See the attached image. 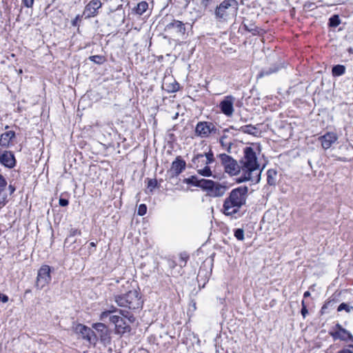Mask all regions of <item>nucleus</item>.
Here are the masks:
<instances>
[{
	"label": "nucleus",
	"mask_w": 353,
	"mask_h": 353,
	"mask_svg": "<svg viewBox=\"0 0 353 353\" xmlns=\"http://www.w3.org/2000/svg\"><path fill=\"white\" fill-rule=\"evenodd\" d=\"M319 139L323 148L327 150L337 141L338 137L334 132H327L323 136L320 137Z\"/></svg>",
	"instance_id": "4468645a"
},
{
	"label": "nucleus",
	"mask_w": 353,
	"mask_h": 353,
	"mask_svg": "<svg viewBox=\"0 0 353 353\" xmlns=\"http://www.w3.org/2000/svg\"><path fill=\"white\" fill-rule=\"evenodd\" d=\"M74 330L76 334L81 335L83 339L90 341L91 336L93 335V331L82 324H77L74 326Z\"/></svg>",
	"instance_id": "f3484780"
},
{
	"label": "nucleus",
	"mask_w": 353,
	"mask_h": 353,
	"mask_svg": "<svg viewBox=\"0 0 353 353\" xmlns=\"http://www.w3.org/2000/svg\"><path fill=\"white\" fill-rule=\"evenodd\" d=\"M185 161L181 157H178L172 162L170 172L172 176H177L185 169Z\"/></svg>",
	"instance_id": "2eb2a0df"
},
{
	"label": "nucleus",
	"mask_w": 353,
	"mask_h": 353,
	"mask_svg": "<svg viewBox=\"0 0 353 353\" xmlns=\"http://www.w3.org/2000/svg\"><path fill=\"white\" fill-rule=\"evenodd\" d=\"M146 212H147V207H146V205L145 204H141L139 206L137 214L139 216H143V215H144L146 213Z\"/></svg>",
	"instance_id": "7c9ffc66"
},
{
	"label": "nucleus",
	"mask_w": 353,
	"mask_h": 353,
	"mask_svg": "<svg viewBox=\"0 0 353 353\" xmlns=\"http://www.w3.org/2000/svg\"><path fill=\"white\" fill-rule=\"evenodd\" d=\"M211 1H212V0H201V3L203 6L206 8L207 6H208L210 5Z\"/></svg>",
	"instance_id": "e433bc0d"
},
{
	"label": "nucleus",
	"mask_w": 353,
	"mask_h": 353,
	"mask_svg": "<svg viewBox=\"0 0 353 353\" xmlns=\"http://www.w3.org/2000/svg\"><path fill=\"white\" fill-rule=\"evenodd\" d=\"M8 189L10 190V194H12L15 190V188L11 185H9Z\"/></svg>",
	"instance_id": "79ce46f5"
},
{
	"label": "nucleus",
	"mask_w": 353,
	"mask_h": 353,
	"mask_svg": "<svg viewBox=\"0 0 353 353\" xmlns=\"http://www.w3.org/2000/svg\"><path fill=\"white\" fill-rule=\"evenodd\" d=\"M51 269L49 265H42L38 271L36 287L42 289L47 285L51 281Z\"/></svg>",
	"instance_id": "0eeeda50"
},
{
	"label": "nucleus",
	"mask_w": 353,
	"mask_h": 353,
	"mask_svg": "<svg viewBox=\"0 0 353 353\" xmlns=\"http://www.w3.org/2000/svg\"><path fill=\"white\" fill-rule=\"evenodd\" d=\"M244 156L240 163L241 165V177L239 182L251 181L254 183H259L261 179V170L256 154L251 147L244 149Z\"/></svg>",
	"instance_id": "f257e3e1"
},
{
	"label": "nucleus",
	"mask_w": 353,
	"mask_h": 353,
	"mask_svg": "<svg viewBox=\"0 0 353 353\" xmlns=\"http://www.w3.org/2000/svg\"><path fill=\"white\" fill-rule=\"evenodd\" d=\"M71 234L72 235H76V234H80V232L78 231L77 230H74L71 232Z\"/></svg>",
	"instance_id": "37998d69"
},
{
	"label": "nucleus",
	"mask_w": 353,
	"mask_h": 353,
	"mask_svg": "<svg viewBox=\"0 0 353 353\" xmlns=\"http://www.w3.org/2000/svg\"><path fill=\"white\" fill-rule=\"evenodd\" d=\"M148 5L145 1H141L139 3H138L137 7L136 8V12L138 14L141 15L144 12L146 11V10L148 9Z\"/></svg>",
	"instance_id": "b1692460"
},
{
	"label": "nucleus",
	"mask_w": 353,
	"mask_h": 353,
	"mask_svg": "<svg viewBox=\"0 0 353 353\" xmlns=\"http://www.w3.org/2000/svg\"><path fill=\"white\" fill-rule=\"evenodd\" d=\"M198 173L203 176H211L212 175V172L210 168L206 165L205 168L202 169L198 170Z\"/></svg>",
	"instance_id": "a878e982"
},
{
	"label": "nucleus",
	"mask_w": 353,
	"mask_h": 353,
	"mask_svg": "<svg viewBox=\"0 0 353 353\" xmlns=\"http://www.w3.org/2000/svg\"><path fill=\"white\" fill-rule=\"evenodd\" d=\"M110 310H114V312H115L116 311V307H114V306H112Z\"/></svg>",
	"instance_id": "603ef678"
},
{
	"label": "nucleus",
	"mask_w": 353,
	"mask_h": 353,
	"mask_svg": "<svg viewBox=\"0 0 353 353\" xmlns=\"http://www.w3.org/2000/svg\"><path fill=\"white\" fill-rule=\"evenodd\" d=\"M14 136L15 133L13 131H8L3 133L0 137V145L3 147H8L10 142Z\"/></svg>",
	"instance_id": "aec40b11"
},
{
	"label": "nucleus",
	"mask_w": 353,
	"mask_h": 353,
	"mask_svg": "<svg viewBox=\"0 0 353 353\" xmlns=\"http://www.w3.org/2000/svg\"><path fill=\"white\" fill-rule=\"evenodd\" d=\"M178 116H179V112H176V113H174V114L172 116V118L173 119H177Z\"/></svg>",
	"instance_id": "49530a36"
},
{
	"label": "nucleus",
	"mask_w": 353,
	"mask_h": 353,
	"mask_svg": "<svg viewBox=\"0 0 353 353\" xmlns=\"http://www.w3.org/2000/svg\"><path fill=\"white\" fill-rule=\"evenodd\" d=\"M0 301L6 303L8 301V296L6 294L0 293Z\"/></svg>",
	"instance_id": "f704fd0d"
},
{
	"label": "nucleus",
	"mask_w": 353,
	"mask_h": 353,
	"mask_svg": "<svg viewBox=\"0 0 353 353\" xmlns=\"http://www.w3.org/2000/svg\"><path fill=\"white\" fill-rule=\"evenodd\" d=\"M114 312V310H108L101 313L100 314V320L103 321L106 319L111 313Z\"/></svg>",
	"instance_id": "2f4dec72"
},
{
	"label": "nucleus",
	"mask_w": 353,
	"mask_h": 353,
	"mask_svg": "<svg viewBox=\"0 0 353 353\" xmlns=\"http://www.w3.org/2000/svg\"><path fill=\"white\" fill-rule=\"evenodd\" d=\"M22 1L26 8H32L34 3V0H22Z\"/></svg>",
	"instance_id": "72a5a7b5"
},
{
	"label": "nucleus",
	"mask_w": 353,
	"mask_h": 353,
	"mask_svg": "<svg viewBox=\"0 0 353 353\" xmlns=\"http://www.w3.org/2000/svg\"><path fill=\"white\" fill-rule=\"evenodd\" d=\"M241 130L244 133H248L250 134H256V128L251 125H245L241 127Z\"/></svg>",
	"instance_id": "393cba45"
},
{
	"label": "nucleus",
	"mask_w": 353,
	"mask_h": 353,
	"mask_svg": "<svg viewBox=\"0 0 353 353\" xmlns=\"http://www.w3.org/2000/svg\"><path fill=\"white\" fill-rule=\"evenodd\" d=\"M214 124L209 122H199L195 129V133L201 137H207L215 130Z\"/></svg>",
	"instance_id": "6e6552de"
},
{
	"label": "nucleus",
	"mask_w": 353,
	"mask_h": 353,
	"mask_svg": "<svg viewBox=\"0 0 353 353\" xmlns=\"http://www.w3.org/2000/svg\"><path fill=\"white\" fill-rule=\"evenodd\" d=\"M345 72V68L342 65H336L332 68V74L334 76H341Z\"/></svg>",
	"instance_id": "5701e85b"
},
{
	"label": "nucleus",
	"mask_w": 353,
	"mask_h": 353,
	"mask_svg": "<svg viewBox=\"0 0 353 353\" xmlns=\"http://www.w3.org/2000/svg\"><path fill=\"white\" fill-rule=\"evenodd\" d=\"M268 183L270 185H275L277 181V172L275 170L270 169L267 172Z\"/></svg>",
	"instance_id": "4be33fe9"
},
{
	"label": "nucleus",
	"mask_w": 353,
	"mask_h": 353,
	"mask_svg": "<svg viewBox=\"0 0 353 353\" xmlns=\"http://www.w3.org/2000/svg\"><path fill=\"white\" fill-rule=\"evenodd\" d=\"M7 182L4 177L0 174V203H4L8 197V193L6 190Z\"/></svg>",
	"instance_id": "6ab92c4d"
},
{
	"label": "nucleus",
	"mask_w": 353,
	"mask_h": 353,
	"mask_svg": "<svg viewBox=\"0 0 353 353\" xmlns=\"http://www.w3.org/2000/svg\"><path fill=\"white\" fill-rule=\"evenodd\" d=\"M234 97L231 95L227 96L220 103V108L222 112L226 116L230 117L234 112Z\"/></svg>",
	"instance_id": "9d476101"
},
{
	"label": "nucleus",
	"mask_w": 353,
	"mask_h": 353,
	"mask_svg": "<svg viewBox=\"0 0 353 353\" xmlns=\"http://www.w3.org/2000/svg\"><path fill=\"white\" fill-rule=\"evenodd\" d=\"M352 309H353L352 306H351L348 304H346L345 303H342L338 307L337 310L339 312L342 311V310H345L347 312H350L352 310Z\"/></svg>",
	"instance_id": "cd10ccee"
},
{
	"label": "nucleus",
	"mask_w": 353,
	"mask_h": 353,
	"mask_svg": "<svg viewBox=\"0 0 353 353\" xmlns=\"http://www.w3.org/2000/svg\"><path fill=\"white\" fill-rule=\"evenodd\" d=\"M206 180L207 179H199L196 176H192L190 178L185 179L184 182L187 184H191L194 186L199 187L203 190Z\"/></svg>",
	"instance_id": "412c9836"
},
{
	"label": "nucleus",
	"mask_w": 353,
	"mask_h": 353,
	"mask_svg": "<svg viewBox=\"0 0 353 353\" xmlns=\"http://www.w3.org/2000/svg\"><path fill=\"white\" fill-rule=\"evenodd\" d=\"M102 6L101 2L99 0H92L90 3L85 6L83 14L86 17H92L97 14V10L100 8Z\"/></svg>",
	"instance_id": "ddd939ff"
},
{
	"label": "nucleus",
	"mask_w": 353,
	"mask_h": 353,
	"mask_svg": "<svg viewBox=\"0 0 353 353\" xmlns=\"http://www.w3.org/2000/svg\"><path fill=\"white\" fill-rule=\"evenodd\" d=\"M92 61L97 63V64H101L105 61V58L103 56L101 55H94L91 56L89 58Z\"/></svg>",
	"instance_id": "bb28decb"
},
{
	"label": "nucleus",
	"mask_w": 353,
	"mask_h": 353,
	"mask_svg": "<svg viewBox=\"0 0 353 353\" xmlns=\"http://www.w3.org/2000/svg\"><path fill=\"white\" fill-rule=\"evenodd\" d=\"M204 157L203 154H199L196 156V159H199V158H203Z\"/></svg>",
	"instance_id": "09e8293b"
},
{
	"label": "nucleus",
	"mask_w": 353,
	"mask_h": 353,
	"mask_svg": "<svg viewBox=\"0 0 353 353\" xmlns=\"http://www.w3.org/2000/svg\"><path fill=\"white\" fill-rule=\"evenodd\" d=\"M181 259H182V260H183L184 261H186V258H187V257H186V256H185V257H183V256L181 255Z\"/></svg>",
	"instance_id": "3c124183"
},
{
	"label": "nucleus",
	"mask_w": 353,
	"mask_h": 353,
	"mask_svg": "<svg viewBox=\"0 0 353 353\" xmlns=\"http://www.w3.org/2000/svg\"><path fill=\"white\" fill-rule=\"evenodd\" d=\"M276 72V70H272V71H270V72H268V71H267V72H261L259 74V77H263V76H265V75H268V74H270V73H272V72Z\"/></svg>",
	"instance_id": "4c0bfd02"
},
{
	"label": "nucleus",
	"mask_w": 353,
	"mask_h": 353,
	"mask_svg": "<svg viewBox=\"0 0 353 353\" xmlns=\"http://www.w3.org/2000/svg\"><path fill=\"white\" fill-rule=\"evenodd\" d=\"M235 237L240 241L244 239V231L243 229H237L234 232Z\"/></svg>",
	"instance_id": "c756f323"
},
{
	"label": "nucleus",
	"mask_w": 353,
	"mask_h": 353,
	"mask_svg": "<svg viewBox=\"0 0 353 353\" xmlns=\"http://www.w3.org/2000/svg\"><path fill=\"white\" fill-rule=\"evenodd\" d=\"M156 185V181L150 180L148 182V186L154 188Z\"/></svg>",
	"instance_id": "ea45409f"
},
{
	"label": "nucleus",
	"mask_w": 353,
	"mask_h": 353,
	"mask_svg": "<svg viewBox=\"0 0 353 353\" xmlns=\"http://www.w3.org/2000/svg\"><path fill=\"white\" fill-rule=\"evenodd\" d=\"M310 295V293L309 292H307V291L304 293V296L305 297L309 296Z\"/></svg>",
	"instance_id": "de8ad7c7"
},
{
	"label": "nucleus",
	"mask_w": 353,
	"mask_h": 353,
	"mask_svg": "<svg viewBox=\"0 0 353 353\" xmlns=\"http://www.w3.org/2000/svg\"><path fill=\"white\" fill-rule=\"evenodd\" d=\"M221 159L227 173L232 176L241 174V165L240 166L234 159L225 154H221Z\"/></svg>",
	"instance_id": "423d86ee"
},
{
	"label": "nucleus",
	"mask_w": 353,
	"mask_h": 353,
	"mask_svg": "<svg viewBox=\"0 0 353 353\" xmlns=\"http://www.w3.org/2000/svg\"><path fill=\"white\" fill-rule=\"evenodd\" d=\"M331 335L334 339H341L343 341H353L352 335L345 329L343 328L339 324L336 325V330L332 332Z\"/></svg>",
	"instance_id": "9b49d317"
},
{
	"label": "nucleus",
	"mask_w": 353,
	"mask_h": 353,
	"mask_svg": "<svg viewBox=\"0 0 353 353\" xmlns=\"http://www.w3.org/2000/svg\"><path fill=\"white\" fill-rule=\"evenodd\" d=\"M248 190L246 186H241L232 190L224 201L223 212L227 216L237 213L241 207L246 202Z\"/></svg>",
	"instance_id": "f03ea898"
},
{
	"label": "nucleus",
	"mask_w": 353,
	"mask_h": 353,
	"mask_svg": "<svg viewBox=\"0 0 353 353\" xmlns=\"http://www.w3.org/2000/svg\"><path fill=\"white\" fill-rule=\"evenodd\" d=\"M110 320L115 325L117 333L123 334L130 330L129 325L123 317L113 315L110 317Z\"/></svg>",
	"instance_id": "1a4fd4ad"
},
{
	"label": "nucleus",
	"mask_w": 353,
	"mask_h": 353,
	"mask_svg": "<svg viewBox=\"0 0 353 353\" xmlns=\"http://www.w3.org/2000/svg\"><path fill=\"white\" fill-rule=\"evenodd\" d=\"M165 31L174 34H184L185 32L184 24L181 21L176 20L168 23L165 26Z\"/></svg>",
	"instance_id": "f8f14e48"
},
{
	"label": "nucleus",
	"mask_w": 353,
	"mask_h": 353,
	"mask_svg": "<svg viewBox=\"0 0 353 353\" xmlns=\"http://www.w3.org/2000/svg\"><path fill=\"white\" fill-rule=\"evenodd\" d=\"M205 157L206 158L205 164L211 163L214 161L213 154L211 152L205 153Z\"/></svg>",
	"instance_id": "473e14b6"
},
{
	"label": "nucleus",
	"mask_w": 353,
	"mask_h": 353,
	"mask_svg": "<svg viewBox=\"0 0 353 353\" xmlns=\"http://www.w3.org/2000/svg\"><path fill=\"white\" fill-rule=\"evenodd\" d=\"M340 24V19L337 15H334L330 19V26L336 27Z\"/></svg>",
	"instance_id": "c85d7f7f"
},
{
	"label": "nucleus",
	"mask_w": 353,
	"mask_h": 353,
	"mask_svg": "<svg viewBox=\"0 0 353 353\" xmlns=\"http://www.w3.org/2000/svg\"><path fill=\"white\" fill-rule=\"evenodd\" d=\"M172 105H173L174 106H176V107H178V108L179 107V104H176V103H174V102H172Z\"/></svg>",
	"instance_id": "864d4df0"
},
{
	"label": "nucleus",
	"mask_w": 353,
	"mask_h": 353,
	"mask_svg": "<svg viewBox=\"0 0 353 353\" xmlns=\"http://www.w3.org/2000/svg\"><path fill=\"white\" fill-rule=\"evenodd\" d=\"M59 203L61 206H66L68 205V201L65 199H60Z\"/></svg>",
	"instance_id": "c9c22d12"
},
{
	"label": "nucleus",
	"mask_w": 353,
	"mask_h": 353,
	"mask_svg": "<svg viewBox=\"0 0 353 353\" xmlns=\"http://www.w3.org/2000/svg\"><path fill=\"white\" fill-rule=\"evenodd\" d=\"M0 162L6 167L12 168L15 165V159L9 151L0 152Z\"/></svg>",
	"instance_id": "dca6fc26"
},
{
	"label": "nucleus",
	"mask_w": 353,
	"mask_h": 353,
	"mask_svg": "<svg viewBox=\"0 0 353 353\" xmlns=\"http://www.w3.org/2000/svg\"><path fill=\"white\" fill-rule=\"evenodd\" d=\"M227 186L220 183L207 179L203 190L211 197H221L227 191Z\"/></svg>",
	"instance_id": "39448f33"
},
{
	"label": "nucleus",
	"mask_w": 353,
	"mask_h": 353,
	"mask_svg": "<svg viewBox=\"0 0 353 353\" xmlns=\"http://www.w3.org/2000/svg\"><path fill=\"white\" fill-rule=\"evenodd\" d=\"M307 313V310L306 309V307L305 306H303L301 310V314L303 316V317L305 316Z\"/></svg>",
	"instance_id": "a19ab883"
},
{
	"label": "nucleus",
	"mask_w": 353,
	"mask_h": 353,
	"mask_svg": "<svg viewBox=\"0 0 353 353\" xmlns=\"http://www.w3.org/2000/svg\"><path fill=\"white\" fill-rule=\"evenodd\" d=\"M90 245H91L92 247H95V246H96V243H94V242H91V243H90Z\"/></svg>",
	"instance_id": "8fccbe9b"
},
{
	"label": "nucleus",
	"mask_w": 353,
	"mask_h": 353,
	"mask_svg": "<svg viewBox=\"0 0 353 353\" xmlns=\"http://www.w3.org/2000/svg\"><path fill=\"white\" fill-rule=\"evenodd\" d=\"M238 10V2L236 0H224L215 10L217 18L228 20L236 16Z\"/></svg>",
	"instance_id": "20e7f679"
},
{
	"label": "nucleus",
	"mask_w": 353,
	"mask_h": 353,
	"mask_svg": "<svg viewBox=\"0 0 353 353\" xmlns=\"http://www.w3.org/2000/svg\"><path fill=\"white\" fill-rule=\"evenodd\" d=\"M92 327L99 333L101 341H105L109 339V331L105 324L102 323H94Z\"/></svg>",
	"instance_id": "a211bd4d"
},
{
	"label": "nucleus",
	"mask_w": 353,
	"mask_h": 353,
	"mask_svg": "<svg viewBox=\"0 0 353 353\" xmlns=\"http://www.w3.org/2000/svg\"><path fill=\"white\" fill-rule=\"evenodd\" d=\"M114 301L119 306L130 309H136L142 306L139 292L136 290H130L124 295L115 296Z\"/></svg>",
	"instance_id": "7ed1b4c3"
},
{
	"label": "nucleus",
	"mask_w": 353,
	"mask_h": 353,
	"mask_svg": "<svg viewBox=\"0 0 353 353\" xmlns=\"http://www.w3.org/2000/svg\"><path fill=\"white\" fill-rule=\"evenodd\" d=\"M339 353H352L350 350H343L340 351Z\"/></svg>",
	"instance_id": "a18cd8bd"
},
{
	"label": "nucleus",
	"mask_w": 353,
	"mask_h": 353,
	"mask_svg": "<svg viewBox=\"0 0 353 353\" xmlns=\"http://www.w3.org/2000/svg\"><path fill=\"white\" fill-rule=\"evenodd\" d=\"M79 19V16L78 15L72 21L71 23H72V25L73 26H77Z\"/></svg>",
	"instance_id": "58836bf2"
},
{
	"label": "nucleus",
	"mask_w": 353,
	"mask_h": 353,
	"mask_svg": "<svg viewBox=\"0 0 353 353\" xmlns=\"http://www.w3.org/2000/svg\"><path fill=\"white\" fill-rule=\"evenodd\" d=\"M178 88H179L178 84H175V85H173V88L171 90V91H172V92L176 91V90H177Z\"/></svg>",
	"instance_id": "c03bdc74"
}]
</instances>
